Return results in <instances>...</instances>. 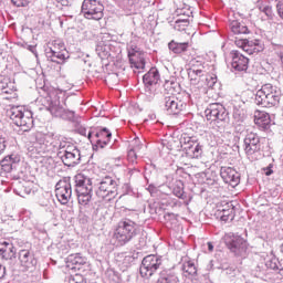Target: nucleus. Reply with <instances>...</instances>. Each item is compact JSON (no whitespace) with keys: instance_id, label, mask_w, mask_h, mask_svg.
<instances>
[{"instance_id":"nucleus-23","label":"nucleus","mask_w":283,"mask_h":283,"mask_svg":"<svg viewBox=\"0 0 283 283\" xmlns=\"http://www.w3.org/2000/svg\"><path fill=\"white\" fill-rule=\"evenodd\" d=\"M217 218H220L222 222H229L235 218V208L233 203H224L223 206H219L217 213Z\"/></svg>"},{"instance_id":"nucleus-52","label":"nucleus","mask_w":283,"mask_h":283,"mask_svg":"<svg viewBox=\"0 0 283 283\" xmlns=\"http://www.w3.org/2000/svg\"><path fill=\"white\" fill-rule=\"evenodd\" d=\"M177 85H178V83L175 82L174 80H167V81L165 82V86H166V87H174V88H176Z\"/></svg>"},{"instance_id":"nucleus-4","label":"nucleus","mask_w":283,"mask_h":283,"mask_svg":"<svg viewBox=\"0 0 283 283\" xmlns=\"http://www.w3.org/2000/svg\"><path fill=\"white\" fill-rule=\"evenodd\" d=\"M138 235V224L130 219H123L114 231L113 240L117 247H125Z\"/></svg>"},{"instance_id":"nucleus-39","label":"nucleus","mask_w":283,"mask_h":283,"mask_svg":"<svg viewBox=\"0 0 283 283\" xmlns=\"http://www.w3.org/2000/svg\"><path fill=\"white\" fill-rule=\"evenodd\" d=\"M266 269H270L271 271H283L280 260L276 259L275 255L271 254L268 260L265 261Z\"/></svg>"},{"instance_id":"nucleus-29","label":"nucleus","mask_w":283,"mask_h":283,"mask_svg":"<svg viewBox=\"0 0 283 283\" xmlns=\"http://www.w3.org/2000/svg\"><path fill=\"white\" fill-rule=\"evenodd\" d=\"M75 192L87 191V189H93L92 179L84 177L82 174L75 175L74 178Z\"/></svg>"},{"instance_id":"nucleus-14","label":"nucleus","mask_w":283,"mask_h":283,"mask_svg":"<svg viewBox=\"0 0 283 283\" xmlns=\"http://www.w3.org/2000/svg\"><path fill=\"white\" fill-rule=\"evenodd\" d=\"M87 138L90 143L95 145V147H99V149H104L109 144L112 139V132L107 128H93L88 130Z\"/></svg>"},{"instance_id":"nucleus-35","label":"nucleus","mask_w":283,"mask_h":283,"mask_svg":"<svg viewBox=\"0 0 283 283\" xmlns=\"http://www.w3.org/2000/svg\"><path fill=\"white\" fill-rule=\"evenodd\" d=\"M86 262L87 259H85V256H83L81 253H75L67 256V263L72 264L74 269H76V266H83V264H86Z\"/></svg>"},{"instance_id":"nucleus-62","label":"nucleus","mask_w":283,"mask_h":283,"mask_svg":"<svg viewBox=\"0 0 283 283\" xmlns=\"http://www.w3.org/2000/svg\"><path fill=\"white\" fill-rule=\"evenodd\" d=\"M98 209H99V208L97 207V208H96V211H98Z\"/></svg>"},{"instance_id":"nucleus-34","label":"nucleus","mask_w":283,"mask_h":283,"mask_svg":"<svg viewBox=\"0 0 283 283\" xmlns=\"http://www.w3.org/2000/svg\"><path fill=\"white\" fill-rule=\"evenodd\" d=\"M230 29L233 34H249V27L242 22H238L237 20L230 23Z\"/></svg>"},{"instance_id":"nucleus-5","label":"nucleus","mask_w":283,"mask_h":283,"mask_svg":"<svg viewBox=\"0 0 283 283\" xmlns=\"http://www.w3.org/2000/svg\"><path fill=\"white\" fill-rule=\"evenodd\" d=\"M57 158L62 160L65 167H76V165H81V150L72 142H67L63 137L57 148Z\"/></svg>"},{"instance_id":"nucleus-51","label":"nucleus","mask_w":283,"mask_h":283,"mask_svg":"<svg viewBox=\"0 0 283 283\" xmlns=\"http://www.w3.org/2000/svg\"><path fill=\"white\" fill-rule=\"evenodd\" d=\"M137 158H138V156H136V150L130 149L128 151V160H129V163H136Z\"/></svg>"},{"instance_id":"nucleus-27","label":"nucleus","mask_w":283,"mask_h":283,"mask_svg":"<svg viewBox=\"0 0 283 283\" xmlns=\"http://www.w3.org/2000/svg\"><path fill=\"white\" fill-rule=\"evenodd\" d=\"M181 271L185 277H189V280H196V275H198V268L191 260L182 259Z\"/></svg>"},{"instance_id":"nucleus-13","label":"nucleus","mask_w":283,"mask_h":283,"mask_svg":"<svg viewBox=\"0 0 283 283\" xmlns=\"http://www.w3.org/2000/svg\"><path fill=\"white\" fill-rule=\"evenodd\" d=\"M207 120H211L212 123H217L221 127H224L227 123H229V112L227 108L220 103H212L205 111Z\"/></svg>"},{"instance_id":"nucleus-40","label":"nucleus","mask_w":283,"mask_h":283,"mask_svg":"<svg viewBox=\"0 0 283 283\" xmlns=\"http://www.w3.org/2000/svg\"><path fill=\"white\" fill-rule=\"evenodd\" d=\"M232 118L234 123L240 127V124L244 123L247 118V114H244V109L234 107L232 113Z\"/></svg>"},{"instance_id":"nucleus-12","label":"nucleus","mask_w":283,"mask_h":283,"mask_svg":"<svg viewBox=\"0 0 283 283\" xmlns=\"http://www.w3.org/2000/svg\"><path fill=\"white\" fill-rule=\"evenodd\" d=\"M105 7L101 3V0H84L82 2L81 13L84 19L92 21H101L104 17Z\"/></svg>"},{"instance_id":"nucleus-61","label":"nucleus","mask_w":283,"mask_h":283,"mask_svg":"<svg viewBox=\"0 0 283 283\" xmlns=\"http://www.w3.org/2000/svg\"><path fill=\"white\" fill-rule=\"evenodd\" d=\"M150 118H151V120H155L156 116L153 114V115H150Z\"/></svg>"},{"instance_id":"nucleus-22","label":"nucleus","mask_w":283,"mask_h":283,"mask_svg":"<svg viewBox=\"0 0 283 283\" xmlns=\"http://www.w3.org/2000/svg\"><path fill=\"white\" fill-rule=\"evenodd\" d=\"M190 69L188 70V76L190 81H198V78H202L207 71H205V66L202 65V61L192 59L189 63Z\"/></svg>"},{"instance_id":"nucleus-15","label":"nucleus","mask_w":283,"mask_h":283,"mask_svg":"<svg viewBox=\"0 0 283 283\" xmlns=\"http://www.w3.org/2000/svg\"><path fill=\"white\" fill-rule=\"evenodd\" d=\"M163 103L164 111L168 116H180V114L187 109V103L174 95L164 97Z\"/></svg>"},{"instance_id":"nucleus-20","label":"nucleus","mask_w":283,"mask_h":283,"mask_svg":"<svg viewBox=\"0 0 283 283\" xmlns=\"http://www.w3.org/2000/svg\"><path fill=\"white\" fill-rule=\"evenodd\" d=\"M220 176L226 182V185H229L232 187V189H235L238 185H240V172L231 167H221Z\"/></svg>"},{"instance_id":"nucleus-46","label":"nucleus","mask_w":283,"mask_h":283,"mask_svg":"<svg viewBox=\"0 0 283 283\" xmlns=\"http://www.w3.org/2000/svg\"><path fill=\"white\" fill-rule=\"evenodd\" d=\"M77 202L81 207H87L92 202V197H77Z\"/></svg>"},{"instance_id":"nucleus-26","label":"nucleus","mask_w":283,"mask_h":283,"mask_svg":"<svg viewBox=\"0 0 283 283\" xmlns=\"http://www.w3.org/2000/svg\"><path fill=\"white\" fill-rule=\"evenodd\" d=\"M45 56L48 61L52 63H57V65H63L70 59V52H56V51H45Z\"/></svg>"},{"instance_id":"nucleus-41","label":"nucleus","mask_w":283,"mask_h":283,"mask_svg":"<svg viewBox=\"0 0 283 283\" xmlns=\"http://www.w3.org/2000/svg\"><path fill=\"white\" fill-rule=\"evenodd\" d=\"M156 98V88L154 86H145L144 103H153Z\"/></svg>"},{"instance_id":"nucleus-49","label":"nucleus","mask_w":283,"mask_h":283,"mask_svg":"<svg viewBox=\"0 0 283 283\" xmlns=\"http://www.w3.org/2000/svg\"><path fill=\"white\" fill-rule=\"evenodd\" d=\"M75 193L77 197H92L93 188H88L87 190H81Z\"/></svg>"},{"instance_id":"nucleus-8","label":"nucleus","mask_w":283,"mask_h":283,"mask_svg":"<svg viewBox=\"0 0 283 283\" xmlns=\"http://www.w3.org/2000/svg\"><path fill=\"white\" fill-rule=\"evenodd\" d=\"M243 149L247 158L254 163L260 160L262 156V143H260V135L256 133H248L243 139Z\"/></svg>"},{"instance_id":"nucleus-18","label":"nucleus","mask_w":283,"mask_h":283,"mask_svg":"<svg viewBox=\"0 0 283 283\" xmlns=\"http://www.w3.org/2000/svg\"><path fill=\"white\" fill-rule=\"evenodd\" d=\"M18 260L21 271H34L36 269V258L30 250L22 249L18 252Z\"/></svg>"},{"instance_id":"nucleus-56","label":"nucleus","mask_w":283,"mask_h":283,"mask_svg":"<svg viewBox=\"0 0 283 283\" xmlns=\"http://www.w3.org/2000/svg\"><path fill=\"white\" fill-rule=\"evenodd\" d=\"M164 219L167 221L169 220H175L176 219V214L175 213H171V212H168L164 216Z\"/></svg>"},{"instance_id":"nucleus-37","label":"nucleus","mask_w":283,"mask_h":283,"mask_svg":"<svg viewBox=\"0 0 283 283\" xmlns=\"http://www.w3.org/2000/svg\"><path fill=\"white\" fill-rule=\"evenodd\" d=\"M45 51L46 52H67V49H65V43H63V41L54 40L53 42L49 43Z\"/></svg>"},{"instance_id":"nucleus-17","label":"nucleus","mask_w":283,"mask_h":283,"mask_svg":"<svg viewBox=\"0 0 283 283\" xmlns=\"http://www.w3.org/2000/svg\"><path fill=\"white\" fill-rule=\"evenodd\" d=\"M237 48H240L245 54H259L264 50V44L260 40L239 39L234 41Z\"/></svg>"},{"instance_id":"nucleus-59","label":"nucleus","mask_w":283,"mask_h":283,"mask_svg":"<svg viewBox=\"0 0 283 283\" xmlns=\"http://www.w3.org/2000/svg\"><path fill=\"white\" fill-rule=\"evenodd\" d=\"M208 251H213V243L212 242H208Z\"/></svg>"},{"instance_id":"nucleus-47","label":"nucleus","mask_w":283,"mask_h":283,"mask_svg":"<svg viewBox=\"0 0 283 283\" xmlns=\"http://www.w3.org/2000/svg\"><path fill=\"white\" fill-rule=\"evenodd\" d=\"M11 3H13V6H15L17 8H25V6L30 3V1L29 0H11Z\"/></svg>"},{"instance_id":"nucleus-44","label":"nucleus","mask_w":283,"mask_h":283,"mask_svg":"<svg viewBox=\"0 0 283 283\" xmlns=\"http://www.w3.org/2000/svg\"><path fill=\"white\" fill-rule=\"evenodd\" d=\"M172 193L174 196H176L177 198H180V200H185V190L182 189V187L180 186H175L172 188Z\"/></svg>"},{"instance_id":"nucleus-3","label":"nucleus","mask_w":283,"mask_h":283,"mask_svg":"<svg viewBox=\"0 0 283 283\" xmlns=\"http://www.w3.org/2000/svg\"><path fill=\"white\" fill-rule=\"evenodd\" d=\"M33 138V149L36 154H54V151H59L61 140H63V137L54 135V133H35Z\"/></svg>"},{"instance_id":"nucleus-42","label":"nucleus","mask_w":283,"mask_h":283,"mask_svg":"<svg viewBox=\"0 0 283 283\" xmlns=\"http://www.w3.org/2000/svg\"><path fill=\"white\" fill-rule=\"evenodd\" d=\"M109 46L104 43L97 44L95 52L99 56V59H107L109 56Z\"/></svg>"},{"instance_id":"nucleus-19","label":"nucleus","mask_w":283,"mask_h":283,"mask_svg":"<svg viewBox=\"0 0 283 283\" xmlns=\"http://www.w3.org/2000/svg\"><path fill=\"white\" fill-rule=\"evenodd\" d=\"M184 149L187 158H202L203 146L193 137L185 138Z\"/></svg>"},{"instance_id":"nucleus-50","label":"nucleus","mask_w":283,"mask_h":283,"mask_svg":"<svg viewBox=\"0 0 283 283\" xmlns=\"http://www.w3.org/2000/svg\"><path fill=\"white\" fill-rule=\"evenodd\" d=\"M135 260L136 259L132 254L125 255L123 260V264L126 266H130Z\"/></svg>"},{"instance_id":"nucleus-16","label":"nucleus","mask_w":283,"mask_h":283,"mask_svg":"<svg viewBox=\"0 0 283 283\" xmlns=\"http://www.w3.org/2000/svg\"><path fill=\"white\" fill-rule=\"evenodd\" d=\"M70 177H64L55 185V196L61 205H67L72 198V184Z\"/></svg>"},{"instance_id":"nucleus-6","label":"nucleus","mask_w":283,"mask_h":283,"mask_svg":"<svg viewBox=\"0 0 283 283\" xmlns=\"http://www.w3.org/2000/svg\"><path fill=\"white\" fill-rule=\"evenodd\" d=\"M8 114L13 125L20 127L22 132H30L34 127L32 112L25 111L23 106H12Z\"/></svg>"},{"instance_id":"nucleus-2","label":"nucleus","mask_w":283,"mask_h":283,"mask_svg":"<svg viewBox=\"0 0 283 283\" xmlns=\"http://www.w3.org/2000/svg\"><path fill=\"white\" fill-rule=\"evenodd\" d=\"M282 98V90L273 84H264L255 93L254 103L260 107H277Z\"/></svg>"},{"instance_id":"nucleus-31","label":"nucleus","mask_w":283,"mask_h":283,"mask_svg":"<svg viewBox=\"0 0 283 283\" xmlns=\"http://www.w3.org/2000/svg\"><path fill=\"white\" fill-rule=\"evenodd\" d=\"M255 125L261 127V129H271V115L266 112H259L254 118Z\"/></svg>"},{"instance_id":"nucleus-48","label":"nucleus","mask_w":283,"mask_h":283,"mask_svg":"<svg viewBox=\"0 0 283 283\" xmlns=\"http://www.w3.org/2000/svg\"><path fill=\"white\" fill-rule=\"evenodd\" d=\"M276 12L280 19L283 21V0H276Z\"/></svg>"},{"instance_id":"nucleus-55","label":"nucleus","mask_w":283,"mask_h":283,"mask_svg":"<svg viewBox=\"0 0 283 283\" xmlns=\"http://www.w3.org/2000/svg\"><path fill=\"white\" fill-rule=\"evenodd\" d=\"M265 176H272L273 174V164H270L266 168H264Z\"/></svg>"},{"instance_id":"nucleus-28","label":"nucleus","mask_w":283,"mask_h":283,"mask_svg":"<svg viewBox=\"0 0 283 283\" xmlns=\"http://www.w3.org/2000/svg\"><path fill=\"white\" fill-rule=\"evenodd\" d=\"M160 81V72H158V69L151 67L144 76H143V83L145 86L154 87V85H158V82Z\"/></svg>"},{"instance_id":"nucleus-1","label":"nucleus","mask_w":283,"mask_h":283,"mask_svg":"<svg viewBox=\"0 0 283 283\" xmlns=\"http://www.w3.org/2000/svg\"><path fill=\"white\" fill-rule=\"evenodd\" d=\"M39 94L40 103L43 107H46L52 116H55V118H63V120H70L71 123L76 120V113L74 111L65 109L61 106L59 90L43 86L39 90Z\"/></svg>"},{"instance_id":"nucleus-33","label":"nucleus","mask_w":283,"mask_h":283,"mask_svg":"<svg viewBox=\"0 0 283 283\" xmlns=\"http://www.w3.org/2000/svg\"><path fill=\"white\" fill-rule=\"evenodd\" d=\"M196 83H205L206 87L213 88L218 83V76L216 74L203 73V76L198 77Z\"/></svg>"},{"instance_id":"nucleus-11","label":"nucleus","mask_w":283,"mask_h":283,"mask_svg":"<svg viewBox=\"0 0 283 283\" xmlns=\"http://www.w3.org/2000/svg\"><path fill=\"white\" fill-rule=\"evenodd\" d=\"M130 67L133 70H145V53L138 48V38L130 40L126 46Z\"/></svg>"},{"instance_id":"nucleus-60","label":"nucleus","mask_w":283,"mask_h":283,"mask_svg":"<svg viewBox=\"0 0 283 283\" xmlns=\"http://www.w3.org/2000/svg\"><path fill=\"white\" fill-rule=\"evenodd\" d=\"M62 6H67V0H57Z\"/></svg>"},{"instance_id":"nucleus-43","label":"nucleus","mask_w":283,"mask_h":283,"mask_svg":"<svg viewBox=\"0 0 283 283\" xmlns=\"http://www.w3.org/2000/svg\"><path fill=\"white\" fill-rule=\"evenodd\" d=\"M189 28V19L184 18V19H177L175 21L174 29L177 30L178 32H185Z\"/></svg>"},{"instance_id":"nucleus-24","label":"nucleus","mask_w":283,"mask_h":283,"mask_svg":"<svg viewBox=\"0 0 283 283\" xmlns=\"http://www.w3.org/2000/svg\"><path fill=\"white\" fill-rule=\"evenodd\" d=\"M0 255L2 260H14L17 259V248L12 242L0 241Z\"/></svg>"},{"instance_id":"nucleus-30","label":"nucleus","mask_w":283,"mask_h":283,"mask_svg":"<svg viewBox=\"0 0 283 283\" xmlns=\"http://www.w3.org/2000/svg\"><path fill=\"white\" fill-rule=\"evenodd\" d=\"M20 158L17 155L6 156L2 160H0V166L2 170L7 174H10L14 167H17L18 163H20Z\"/></svg>"},{"instance_id":"nucleus-32","label":"nucleus","mask_w":283,"mask_h":283,"mask_svg":"<svg viewBox=\"0 0 283 283\" xmlns=\"http://www.w3.org/2000/svg\"><path fill=\"white\" fill-rule=\"evenodd\" d=\"M168 50L174 54H184V52H188L189 42H176V40H171L168 43Z\"/></svg>"},{"instance_id":"nucleus-53","label":"nucleus","mask_w":283,"mask_h":283,"mask_svg":"<svg viewBox=\"0 0 283 283\" xmlns=\"http://www.w3.org/2000/svg\"><path fill=\"white\" fill-rule=\"evenodd\" d=\"M27 50H29V52H32V54H34L35 57L39 56V53L36 52V45H28Z\"/></svg>"},{"instance_id":"nucleus-57","label":"nucleus","mask_w":283,"mask_h":283,"mask_svg":"<svg viewBox=\"0 0 283 283\" xmlns=\"http://www.w3.org/2000/svg\"><path fill=\"white\" fill-rule=\"evenodd\" d=\"M77 132H78V134L81 135V136H87L90 133H87V128H85V127H80L78 129H77Z\"/></svg>"},{"instance_id":"nucleus-54","label":"nucleus","mask_w":283,"mask_h":283,"mask_svg":"<svg viewBox=\"0 0 283 283\" xmlns=\"http://www.w3.org/2000/svg\"><path fill=\"white\" fill-rule=\"evenodd\" d=\"M0 90H2L4 94H10V88L4 84V82L0 83Z\"/></svg>"},{"instance_id":"nucleus-25","label":"nucleus","mask_w":283,"mask_h":283,"mask_svg":"<svg viewBox=\"0 0 283 283\" xmlns=\"http://www.w3.org/2000/svg\"><path fill=\"white\" fill-rule=\"evenodd\" d=\"M156 283H180V277L176 269H166L159 273V277Z\"/></svg>"},{"instance_id":"nucleus-21","label":"nucleus","mask_w":283,"mask_h":283,"mask_svg":"<svg viewBox=\"0 0 283 283\" xmlns=\"http://www.w3.org/2000/svg\"><path fill=\"white\" fill-rule=\"evenodd\" d=\"M231 65L237 72H247L249 70V57L242 54L240 51H231Z\"/></svg>"},{"instance_id":"nucleus-58","label":"nucleus","mask_w":283,"mask_h":283,"mask_svg":"<svg viewBox=\"0 0 283 283\" xmlns=\"http://www.w3.org/2000/svg\"><path fill=\"white\" fill-rule=\"evenodd\" d=\"M6 277V266L0 263V280Z\"/></svg>"},{"instance_id":"nucleus-10","label":"nucleus","mask_w":283,"mask_h":283,"mask_svg":"<svg viewBox=\"0 0 283 283\" xmlns=\"http://www.w3.org/2000/svg\"><path fill=\"white\" fill-rule=\"evenodd\" d=\"M160 266H163V256L155 254L146 255L139 266V274L145 280H149L156 275Z\"/></svg>"},{"instance_id":"nucleus-7","label":"nucleus","mask_w":283,"mask_h":283,"mask_svg":"<svg viewBox=\"0 0 283 283\" xmlns=\"http://www.w3.org/2000/svg\"><path fill=\"white\" fill-rule=\"evenodd\" d=\"M95 195L102 200H107L108 202L114 200L118 196V181L112 176L103 177L96 185Z\"/></svg>"},{"instance_id":"nucleus-45","label":"nucleus","mask_w":283,"mask_h":283,"mask_svg":"<svg viewBox=\"0 0 283 283\" xmlns=\"http://www.w3.org/2000/svg\"><path fill=\"white\" fill-rule=\"evenodd\" d=\"M6 135L3 134V130H0V156L6 151Z\"/></svg>"},{"instance_id":"nucleus-9","label":"nucleus","mask_w":283,"mask_h":283,"mask_svg":"<svg viewBox=\"0 0 283 283\" xmlns=\"http://www.w3.org/2000/svg\"><path fill=\"white\" fill-rule=\"evenodd\" d=\"M224 243L230 253H233L237 258H244L247 255L248 243L242 235L229 232L224 235Z\"/></svg>"},{"instance_id":"nucleus-36","label":"nucleus","mask_w":283,"mask_h":283,"mask_svg":"<svg viewBox=\"0 0 283 283\" xmlns=\"http://www.w3.org/2000/svg\"><path fill=\"white\" fill-rule=\"evenodd\" d=\"M259 11L265 15V19L268 21H273L275 19V12H273V7L266 4V3H261L258 6Z\"/></svg>"},{"instance_id":"nucleus-38","label":"nucleus","mask_w":283,"mask_h":283,"mask_svg":"<svg viewBox=\"0 0 283 283\" xmlns=\"http://www.w3.org/2000/svg\"><path fill=\"white\" fill-rule=\"evenodd\" d=\"M40 207H43L46 213H53L56 209V202H54L52 196H49L46 199L40 201Z\"/></svg>"}]
</instances>
